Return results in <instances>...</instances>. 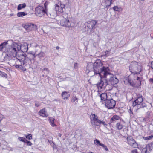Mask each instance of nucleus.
Instances as JSON below:
<instances>
[{
	"mask_svg": "<svg viewBox=\"0 0 153 153\" xmlns=\"http://www.w3.org/2000/svg\"><path fill=\"white\" fill-rule=\"evenodd\" d=\"M92 65L93 70L95 74H99V76H104L108 71H110L108 67H105L103 66L102 63L100 60H97L94 63H90L88 64L87 68H90V66Z\"/></svg>",
	"mask_w": 153,
	"mask_h": 153,
	"instance_id": "obj_1",
	"label": "nucleus"
},
{
	"mask_svg": "<svg viewBox=\"0 0 153 153\" xmlns=\"http://www.w3.org/2000/svg\"><path fill=\"white\" fill-rule=\"evenodd\" d=\"M17 60H19L21 64H14L13 66H15L16 68H19L24 71H26V67L25 66V54L22 53L20 54H17L15 56V58L13 59V62H16V61Z\"/></svg>",
	"mask_w": 153,
	"mask_h": 153,
	"instance_id": "obj_2",
	"label": "nucleus"
},
{
	"mask_svg": "<svg viewBox=\"0 0 153 153\" xmlns=\"http://www.w3.org/2000/svg\"><path fill=\"white\" fill-rule=\"evenodd\" d=\"M18 49V43L14 42L11 45V47L7 49V54L10 57V62H13V59L15 58L17 51H19Z\"/></svg>",
	"mask_w": 153,
	"mask_h": 153,
	"instance_id": "obj_3",
	"label": "nucleus"
},
{
	"mask_svg": "<svg viewBox=\"0 0 153 153\" xmlns=\"http://www.w3.org/2000/svg\"><path fill=\"white\" fill-rule=\"evenodd\" d=\"M90 118L91 120V123L93 126H98L101 124L104 126L107 125L105 121L100 120L98 119V116L94 114H92L90 116Z\"/></svg>",
	"mask_w": 153,
	"mask_h": 153,
	"instance_id": "obj_4",
	"label": "nucleus"
},
{
	"mask_svg": "<svg viewBox=\"0 0 153 153\" xmlns=\"http://www.w3.org/2000/svg\"><path fill=\"white\" fill-rule=\"evenodd\" d=\"M130 70L133 73L140 74L141 71V67L139 65L138 63L136 61H133L131 63L129 67Z\"/></svg>",
	"mask_w": 153,
	"mask_h": 153,
	"instance_id": "obj_5",
	"label": "nucleus"
},
{
	"mask_svg": "<svg viewBox=\"0 0 153 153\" xmlns=\"http://www.w3.org/2000/svg\"><path fill=\"white\" fill-rule=\"evenodd\" d=\"M109 71H108L104 76L106 77V79L108 80V82L112 85H115L119 82L118 79L116 77L115 75L111 74L109 72Z\"/></svg>",
	"mask_w": 153,
	"mask_h": 153,
	"instance_id": "obj_6",
	"label": "nucleus"
},
{
	"mask_svg": "<svg viewBox=\"0 0 153 153\" xmlns=\"http://www.w3.org/2000/svg\"><path fill=\"white\" fill-rule=\"evenodd\" d=\"M36 54H34L31 53H28L27 54H25V64L26 68H30V65L32 63V61L33 60H35V58L36 57Z\"/></svg>",
	"mask_w": 153,
	"mask_h": 153,
	"instance_id": "obj_7",
	"label": "nucleus"
},
{
	"mask_svg": "<svg viewBox=\"0 0 153 153\" xmlns=\"http://www.w3.org/2000/svg\"><path fill=\"white\" fill-rule=\"evenodd\" d=\"M100 81L97 84V85L98 88L100 89H104L107 85V79L106 77L103 76H100Z\"/></svg>",
	"mask_w": 153,
	"mask_h": 153,
	"instance_id": "obj_8",
	"label": "nucleus"
},
{
	"mask_svg": "<svg viewBox=\"0 0 153 153\" xmlns=\"http://www.w3.org/2000/svg\"><path fill=\"white\" fill-rule=\"evenodd\" d=\"M45 9L42 6H39L36 8L35 10V13L37 16H41L44 15L45 13H46L47 10L46 6L45 4H44Z\"/></svg>",
	"mask_w": 153,
	"mask_h": 153,
	"instance_id": "obj_9",
	"label": "nucleus"
},
{
	"mask_svg": "<svg viewBox=\"0 0 153 153\" xmlns=\"http://www.w3.org/2000/svg\"><path fill=\"white\" fill-rule=\"evenodd\" d=\"M60 23L61 26L68 27H73L74 25V22H71L69 19H62L60 21Z\"/></svg>",
	"mask_w": 153,
	"mask_h": 153,
	"instance_id": "obj_10",
	"label": "nucleus"
},
{
	"mask_svg": "<svg viewBox=\"0 0 153 153\" xmlns=\"http://www.w3.org/2000/svg\"><path fill=\"white\" fill-rule=\"evenodd\" d=\"M97 22V21L92 20L87 22V31L88 32H91L94 31Z\"/></svg>",
	"mask_w": 153,
	"mask_h": 153,
	"instance_id": "obj_11",
	"label": "nucleus"
},
{
	"mask_svg": "<svg viewBox=\"0 0 153 153\" xmlns=\"http://www.w3.org/2000/svg\"><path fill=\"white\" fill-rule=\"evenodd\" d=\"M127 143L134 148H137L138 144L131 136H128L127 138Z\"/></svg>",
	"mask_w": 153,
	"mask_h": 153,
	"instance_id": "obj_12",
	"label": "nucleus"
},
{
	"mask_svg": "<svg viewBox=\"0 0 153 153\" xmlns=\"http://www.w3.org/2000/svg\"><path fill=\"white\" fill-rule=\"evenodd\" d=\"M116 105V102L112 99L106 100L105 102V106L108 109H110L114 108Z\"/></svg>",
	"mask_w": 153,
	"mask_h": 153,
	"instance_id": "obj_13",
	"label": "nucleus"
},
{
	"mask_svg": "<svg viewBox=\"0 0 153 153\" xmlns=\"http://www.w3.org/2000/svg\"><path fill=\"white\" fill-rule=\"evenodd\" d=\"M23 27L27 31L30 30H35L37 29V26L36 25L28 23L23 25Z\"/></svg>",
	"mask_w": 153,
	"mask_h": 153,
	"instance_id": "obj_14",
	"label": "nucleus"
},
{
	"mask_svg": "<svg viewBox=\"0 0 153 153\" xmlns=\"http://www.w3.org/2000/svg\"><path fill=\"white\" fill-rule=\"evenodd\" d=\"M65 5L64 4L62 3H60V6L59 5L56 4L55 5V9L56 13H60L63 12V9H64Z\"/></svg>",
	"mask_w": 153,
	"mask_h": 153,
	"instance_id": "obj_15",
	"label": "nucleus"
},
{
	"mask_svg": "<svg viewBox=\"0 0 153 153\" xmlns=\"http://www.w3.org/2000/svg\"><path fill=\"white\" fill-rule=\"evenodd\" d=\"M28 44L26 43H24L21 45L20 43H18V50L19 51L21 50L23 53L27 52L28 49Z\"/></svg>",
	"mask_w": 153,
	"mask_h": 153,
	"instance_id": "obj_16",
	"label": "nucleus"
},
{
	"mask_svg": "<svg viewBox=\"0 0 153 153\" xmlns=\"http://www.w3.org/2000/svg\"><path fill=\"white\" fill-rule=\"evenodd\" d=\"M143 98L141 95H138L137 98L133 102V106L135 107L137 105H140L143 102Z\"/></svg>",
	"mask_w": 153,
	"mask_h": 153,
	"instance_id": "obj_17",
	"label": "nucleus"
},
{
	"mask_svg": "<svg viewBox=\"0 0 153 153\" xmlns=\"http://www.w3.org/2000/svg\"><path fill=\"white\" fill-rule=\"evenodd\" d=\"M62 97L64 100H66L70 97V94L68 92L64 91L62 93Z\"/></svg>",
	"mask_w": 153,
	"mask_h": 153,
	"instance_id": "obj_18",
	"label": "nucleus"
},
{
	"mask_svg": "<svg viewBox=\"0 0 153 153\" xmlns=\"http://www.w3.org/2000/svg\"><path fill=\"white\" fill-rule=\"evenodd\" d=\"M100 97L101 98V100L103 101H106V100H108V96L106 93H102L100 95Z\"/></svg>",
	"mask_w": 153,
	"mask_h": 153,
	"instance_id": "obj_19",
	"label": "nucleus"
},
{
	"mask_svg": "<svg viewBox=\"0 0 153 153\" xmlns=\"http://www.w3.org/2000/svg\"><path fill=\"white\" fill-rule=\"evenodd\" d=\"M119 117L117 115H114L111 118L110 122L111 123H115L119 119Z\"/></svg>",
	"mask_w": 153,
	"mask_h": 153,
	"instance_id": "obj_20",
	"label": "nucleus"
},
{
	"mask_svg": "<svg viewBox=\"0 0 153 153\" xmlns=\"http://www.w3.org/2000/svg\"><path fill=\"white\" fill-rule=\"evenodd\" d=\"M36 57H38L39 58H42L44 57L45 56V54L44 53L42 52H40V53L38 54H37L35 53Z\"/></svg>",
	"mask_w": 153,
	"mask_h": 153,
	"instance_id": "obj_21",
	"label": "nucleus"
},
{
	"mask_svg": "<svg viewBox=\"0 0 153 153\" xmlns=\"http://www.w3.org/2000/svg\"><path fill=\"white\" fill-rule=\"evenodd\" d=\"M39 114L42 117L47 116L48 115L46 114L45 109L40 110L39 112Z\"/></svg>",
	"mask_w": 153,
	"mask_h": 153,
	"instance_id": "obj_22",
	"label": "nucleus"
},
{
	"mask_svg": "<svg viewBox=\"0 0 153 153\" xmlns=\"http://www.w3.org/2000/svg\"><path fill=\"white\" fill-rule=\"evenodd\" d=\"M8 41L4 42L0 44V51H2V49L5 47L6 45L7 44Z\"/></svg>",
	"mask_w": 153,
	"mask_h": 153,
	"instance_id": "obj_23",
	"label": "nucleus"
},
{
	"mask_svg": "<svg viewBox=\"0 0 153 153\" xmlns=\"http://www.w3.org/2000/svg\"><path fill=\"white\" fill-rule=\"evenodd\" d=\"M147 106V104L145 102H141L140 104L137 105V109H139L140 108H144Z\"/></svg>",
	"mask_w": 153,
	"mask_h": 153,
	"instance_id": "obj_24",
	"label": "nucleus"
},
{
	"mask_svg": "<svg viewBox=\"0 0 153 153\" xmlns=\"http://www.w3.org/2000/svg\"><path fill=\"white\" fill-rule=\"evenodd\" d=\"M26 6L25 3H24L22 4H20L18 5L17 7V10H20L22 9L25 8Z\"/></svg>",
	"mask_w": 153,
	"mask_h": 153,
	"instance_id": "obj_25",
	"label": "nucleus"
},
{
	"mask_svg": "<svg viewBox=\"0 0 153 153\" xmlns=\"http://www.w3.org/2000/svg\"><path fill=\"white\" fill-rule=\"evenodd\" d=\"M27 13H25V12H18L17 14V16L18 17H22L23 16L26 15Z\"/></svg>",
	"mask_w": 153,
	"mask_h": 153,
	"instance_id": "obj_26",
	"label": "nucleus"
},
{
	"mask_svg": "<svg viewBox=\"0 0 153 153\" xmlns=\"http://www.w3.org/2000/svg\"><path fill=\"white\" fill-rule=\"evenodd\" d=\"M54 118L53 117H50L49 118L50 123L52 126H54L56 125L54 123Z\"/></svg>",
	"mask_w": 153,
	"mask_h": 153,
	"instance_id": "obj_27",
	"label": "nucleus"
},
{
	"mask_svg": "<svg viewBox=\"0 0 153 153\" xmlns=\"http://www.w3.org/2000/svg\"><path fill=\"white\" fill-rule=\"evenodd\" d=\"M146 146L147 148L149 149V150H152L153 148V142L150 143L147 145Z\"/></svg>",
	"mask_w": 153,
	"mask_h": 153,
	"instance_id": "obj_28",
	"label": "nucleus"
},
{
	"mask_svg": "<svg viewBox=\"0 0 153 153\" xmlns=\"http://www.w3.org/2000/svg\"><path fill=\"white\" fill-rule=\"evenodd\" d=\"M112 0H105V4L106 7L110 6L112 3Z\"/></svg>",
	"mask_w": 153,
	"mask_h": 153,
	"instance_id": "obj_29",
	"label": "nucleus"
},
{
	"mask_svg": "<svg viewBox=\"0 0 153 153\" xmlns=\"http://www.w3.org/2000/svg\"><path fill=\"white\" fill-rule=\"evenodd\" d=\"M150 151V150H149V149L147 148V147L146 146L143 149L141 153H149Z\"/></svg>",
	"mask_w": 153,
	"mask_h": 153,
	"instance_id": "obj_30",
	"label": "nucleus"
},
{
	"mask_svg": "<svg viewBox=\"0 0 153 153\" xmlns=\"http://www.w3.org/2000/svg\"><path fill=\"white\" fill-rule=\"evenodd\" d=\"M78 98L76 97V96H74V95L71 98V101L72 102H75V104H76L78 102Z\"/></svg>",
	"mask_w": 153,
	"mask_h": 153,
	"instance_id": "obj_31",
	"label": "nucleus"
},
{
	"mask_svg": "<svg viewBox=\"0 0 153 153\" xmlns=\"http://www.w3.org/2000/svg\"><path fill=\"white\" fill-rule=\"evenodd\" d=\"M113 9L115 11L118 12H120L122 10V9L120 7H119L118 6H115L113 7Z\"/></svg>",
	"mask_w": 153,
	"mask_h": 153,
	"instance_id": "obj_32",
	"label": "nucleus"
},
{
	"mask_svg": "<svg viewBox=\"0 0 153 153\" xmlns=\"http://www.w3.org/2000/svg\"><path fill=\"white\" fill-rule=\"evenodd\" d=\"M123 126L120 123H118L116 124V127L118 130L121 129L123 128Z\"/></svg>",
	"mask_w": 153,
	"mask_h": 153,
	"instance_id": "obj_33",
	"label": "nucleus"
},
{
	"mask_svg": "<svg viewBox=\"0 0 153 153\" xmlns=\"http://www.w3.org/2000/svg\"><path fill=\"white\" fill-rule=\"evenodd\" d=\"M0 75L3 77L7 78V75L4 72H2L0 71Z\"/></svg>",
	"mask_w": 153,
	"mask_h": 153,
	"instance_id": "obj_34",
	"label": "nucleus"
},
{
	"mask_svg": "<svg viewBox=\"0 0 153 153\" xmlns=\"http://www.w3.org/2000/svg\"><path fill=\"white\" fill-rule=\"evenodd\" d=\"M10 57L9 55H8L7 54V53L6 55L4 56V61H6L8 60H9L10 61V62L11 63V62H10Z\"/></svg>",
	"mask_w": 153,
	"mask_h": 153,
	"instance_id": "obj_35",
	"label": "nucleus"
},
{
	"mask_svg": "<svg viewBox=\"0 0 153 153\" xmlns=\"http://www.w3.org/2000/svg\"><path fill=\"white\" fill-rule=\"evenodd\" d=\"M110 51H106L103 53V55L106 57L108 56L110 54Z\"/></svg>",
	"mask_w": 153,
	"mask_h": 153,
	"instance_id": "obj_36",
	"label": "nucleus"
},
{
	"mask_svg": "<svg viewBox=\"0 0 153 153\" xmlns=\"http://www.w3.org/2000/svg\"><path fill=\"white\" fill-rule=\"evenodd\" d=\"M94 143L95 144L97 145H99L100 146V144H101L100 141L97 139H95L94 140Z\"/></svg>",
	"mask_w": 153,
	"mask_h": 153,
	"instance_id": "obj_37",
	"label": "nucleus"
},
{
	"mask_svg": "<svg viewBox=\"0 0 153 153\" xmlns=\"http://www.w3.org/2000/svg\"><path fill=\"white\" fill-rule=\"evenodd\" d=\"M18 139L19 140L21 141L22 142H24L25 143V141L26 140V139L25 138L21 137H19L18 138Z\"/></svg>",
	"mask_w": 153,
	"mask_h": 153,
	"instance_id": "obj_38",
	"label": "nucleus"
},
{
	"mask_svg": "<svg viewBox=\"0 0 153 153\" xmlns=\"http://www.w3.org/2000/svg\"><path fill=\"white\" fill-rule=\"evenodd\" d=\"M62 16L63 18V19H68V15L67 13H64L62 14Z\"/></svg>",
	"mask_w": 153,
	"mask_h": 153,
	"instance_id": "obj_39",
	"label": "nucleus"
},
{
	"mask_svg": "<svg viewBox=\"0 0 153 153\" xmlns=\"http://www.w3.org/2000/svg\"><path fill=\"white\" fill-rule=\"evenodd\" d=\"M32 135L31 134H28V135L26 136V138L28 140H31L32 139Z\"/></svg>",
	"mask_w": 153,
	"mask_h": 153,
	"instance_id": "obj_40",
	"label": "nucleus"
},
{
	"mask_svg": "<svg viewBox=\"0 0 153 153\" xmlns=\"http://www.w3.org/2000/svg\"><path fill=\"white\" fill-rule=\"evenodd\" d=\"M153 137V136H152V135H151L144 137V139L146 140H148L152 139Z\"/></svg>",
	"mask_w": 153,
	"mask_h": 153,
	"instance_id": "obj_41",
	"label": "nucleus"
},
{
	"mask_svg": "<svg viewBox=\"0 0 153 153\" xmlns=\"http://www.w3.org/2000/svg\"><path fill=\"white\" fill-rule=\"evenodd\" d=\"M129 76H128V82L129 83H130V84L131 85H132V86H134V83L133 82V81L132 80H129Z\"/></svg>",
	"mask_w": 153,
	"mask_h": 153,
	"instance_id": "obj_42",
	"label": "nucleus"
},
{
	"mask_svg": "<svg viewBox=\"0 0 153 153\" xmlns=\"http://www.w3.org/2000/svg\"><path fill=\"white\" fill-rule=\"evenodd\" d=\"M25 143H26L28 146H31L32 143L30 141L27 140L26 139L25 141Z\"/></svg>",
	"mask_w": 153,
	"mask_h": 153,
	"instance_id": "obj_43",
	"label": "nucleus"
},
{
	"mask_svg": "<svg viewBox=\"0 0 153 153\" xmlns=\"http://www.w3.org/2000/svg\"><path fill=\"white\" fill-rule=\"evenodd\" d=\"M35 105L37 107H38L40 106L41 103L38 102H35Z\"/></svg>",
	"mask_w": 153,
	"mask_h": 153,
	"instance_id": "obj_44",
	"label": "nucleus"
},
{
	"mask_svg": "<svg viewBox=\"0 0 153 153\" xmlns=\"http://www.w3.org/2000/svg\"><path fill=\"white\" fill-rule=\"evenodd\" d=\"M131 153H138V152L137 149H134L131 151Z\"/></svg>",
	"mask_w": 153,
	"mask_h": 153,
	"instance_id": "obj_45",
	"label": "nucleus"
},
{
	"mask_svg": "<svg viewBox=\"0 0 153 153\" xmlns=\"http://www.w3.org/2000/svg\"><path fill=\"white\" fill-rule=\"evenodd\" d=\"M74 66L75 69L77 68L78 67V63H75L74 64Z\"/></svg>",
	"mask_w": 153,
	"mask_h": 153,
	"instance_id": "obj_46",
	"label": "nucleus"
},
{
	"mask_svg": "<svg viewBox=\"0 0 153 153\" xmlns=\"http://www.w3.org/2000/svg\"><path fill=\"white\" fill-rule=\"evenodd\" d=\"M136 79L137 81L140 82V85L141 83L139 77H138V76H137V77H136Z\"/></svg>",
	"mask_w": 153,
	"mask_h": 153,
	"instance_id": "obj_47",
	"label": "nucleus"
},
{
	"mask_svg": "<svg viewBox=\"0 0 153 153\" xmlns=\"http://www.w3.org/2000/svg\"><path fill=\"white\" fill-rule=\"evenodd\" d=\"M46 71L47 72H48V68H44L42 70V71Z\"/></svg>",
	"mask_w": 153,
	"mask_h": 153,
	"instance_id": "obj_48",
	"label": "nucleus"
},
{
	"mask_svg": "<svg viewBox=\"0 0 153 153\" xmlns=\"http://www.w3.org/2000/svg\"><path fill=\"white\" fill-rule=\"evenodd\" d=\"M129 112L130 113V116L131 117H132V114H133V113L132 112V111L131 109H129Z\"/></svg>",
	"mask_w": 153,
	"mask_h": 153,
	"instance_id": "obj_49",
	"label": "nucleus"
},
{
	"mask_svg": "<svg viewBox=\"0 0 153 153\" xmlns=\"http://www.w3.org/2000/svg\"><path fill=\"white\" fill-rule=\"evenodd\" d=\"M4 115L0 114V119H3L4 118Z\"/></svg>",
	"mask_w": 153,
	"mask_h": 153,
	"instance_id": "obj_50",
	"label": "nucleus"
},
{
	"mask_svg": "<svg viewBox=\"0 0 153 153\" xmlns=\"http://www.w3.org/2000/svg\"><path fill=\"white\" fill-rule=\"evenodd\" d=\"M45 13L49 17H51V14H48L47 12V11H46V13Z\"/></svg>",
	"mask_w": 153,
	"mask_h": 153,
	"instance_id": "obj_51",
	"label": "nucleus"
},
{
	"mask_svg": "<svg viewBox=\"0 0 153 153\" xmlns=\"http://www.w3.org/2000/svg\"><path fill=\"white\" fill-rule=\"evenodd\" d=\"M104 148L105 149V150H106L107 151H108V148H107V147L106 146H105L104 147Z\"/></svg>",
	"mask_w": 153,
	"mask_h": 153,
	"instance_id": "obj_52",
	"label": "nucleus"
},
{
	"mask_svg": "<svg viewBox=\"0 0 153 153\" xmlns=\"http://www.w3.org/2000/svg\"><path fill=\"white\" fill-rule=\"evenodd\" d=\"M151 68L153 69V61L151 63Z\"/></svg>",
	"mask_w": 153,
	"mask_h": 153,
	"instance_id": "obj_53",
	"label": "nucleus"
},
{
	"mask_svg": "<svg viewBox=\"0 0 153 153\" xmlns=\"http://www.w3.org/2000/svg\"><path fill=\"white\" fill-rule=\"evenodd\" d=\"M100 146H102L103 148H104V147L105 146L104 144H102L101 143V144H100Z\"/></svg>",
	"mask_w": 153,
	"mask_h": 153,
	"instance_id": "obj_54",
	"label": "nucleus"
},
{
	"mask_svg": "<svg viewBox=\"0 0 153 153\" xmlns=\"http://www.w3.org/2000/svg\"><path fill=\"white\" fill-rule=\"evenodd\" d=\"M149 80L151 82L153 83V78L150 79Z\"/></svg>",
	"mask_w": 153,
	"mask_h": 153,
	"instance_id": "obj_55",
	"label": "nucleus"
},
{
	"mask_svg": "<svg viewBox=\"0 0 153 153\" xmlns=\"http://www.w3.org/2000/svg\"><path fill=\"white\" fill-rule=\"evenodd\" d=\"M58 136L61 137L62 136V134L61 133H59L58 134Z\"/></svg>",
	"mask_w": 153,
	"mask_h": 153,
	"instance_id": "obj_56",
	"label": "nucleus"
},
{
	"mask_svg": "<svg viewBox=\"0 0 153 153\" xmlns=\"http://www.w3.org/2000/svg\"><path fill=\"white\" fill-rule=\"evenodd\" d=\"M56 49L58 50L59 48V46H57L56 47Z\"/></svg>",
	"mask_w": 153,
	"mask_h": 153,
	"instance_id": "obj_57",
	"label": "nucleus"
},
{
	"mask_svg": "<svg viewBox=\"0 0 153 153\" xmlns=\"http://www.w3.org/2000/svg\"><path fill=\"white\" fill-rule=\"evenodd\" d=\"M3 119H0V123H1V121Z\"/></svg>",
	"mask_w": 153,
	"mask_h": 153,
	"instance_id": "obj_58",
	"label": "nucleus"
},
{
	"mask_svg": "<svg viewBox=\"0 0 153 153\" xmlns=\"http://www.w3.org/2000/svg\"><path fill=\"white\" fill-rule=\"evenodd\" d=\"M13 14H10V16H13Z\"/></svg>",
	"mask_w": 153,
	"mask_h": 153,
	"instance_id": "obj_59",
	"label": "nucleus"
},
{
	"mask_svg": "<svg viewBox=\"0 0 153 153\" xmlns=\"http://www.w3.org/2000/svg\"><path fill=\"white\" fill-rule=\"evenodd\" d=\"M88 153H94L92 152H88Z\"/></svg>",
	"mask_w": 153,
	"mask_h": 153,
	"instance_id": "obj_60",
	"label": "nucleus"
},
{
	"mask_svg": "<svg viewBox=\"0 0 153 153\" xmlns=\"http://www.w3.org/2000/svg\"><path fill=\"white\" fill-rule=\"evenodd\" d=\"M82 153H85V152H82Z\"/></svg>",
	"mask_w": 153,
	"mask_h": 153,
	"instance_id": "obj_61",
	"label": "nucleus"
},
{
	"mask_svg": "<svg viewBox=\"0 0 153 153\" xmlns=\"http://www.w3.org/2000/svg\"><path fill=\"white\" fill-rule=\"evenodd\" d=\"M65 1H68V0H65Z\"/></svg>",
	"mask_w": 153,
	"mask_h": 153,
	"instance_id": "obj_62",
	"label": "nucleus"
},
{
	"mask_svg": "<svg viewBox=\"0 0 153 153\" xmlns=\"http://www.w3.org/2000/svg\"><path fill=\"white\" fill-rule=\"evenodd\" d=\"M142 1H144V0H141Z\"/></svg>",
	"mask_w": 153,
	"mask_h": 153,
	"instance_id": "obj_63",
	"label": "nucleus"
},
{
	"mask_svg": "<svg viewBox=\"0 0 153 153\" xmlns=\"http://www.w3.org/2000/svg\"><path fill=\"white\" fill-rule=\"evenodd\" d=\"M1 131V129H0V131Z\"/></svg>",
	"mask_w": 153,
	"mask_h": 153,
	"instance_id": "obj_64",
	"label": "nucleus"
}]
</instances>
